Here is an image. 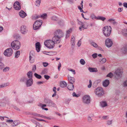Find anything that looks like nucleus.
Segmentation results:
<instances>
[{
    "instance_id": "nucleus-27",
    "label": "nucleus",
    "mask_w": 127,
    "mask_h": 127,
    "mask_svg": "<svg viewBox=\"0 0 127 127\" xmlns=\"http://www.w3.org/2000/svg\"><path fill=\"white\" fill-rule=\"evenodd\" d=\"M100 105L102 107H104L107 105V103L105 101H102L100 103Z\"/></svg>"
},
{
    "instance_id": "nucleus-36",
    "label": "nucleus",
    "mask_w": 127,
    "mask_h": 127,
    "mask_svg": "<svg viewBox=\"0 0 127 127\" xmlns=\"http://www.w3.org/2000/svg\"><path fill=\"white\" fill-rule=\"evenodd\" d=\"M34 76L36 78L38 79H40L42 78V77L41 75H39L36 73H35L34 74Z\"/></svg>"
},
{
    "instance_id": "nucleus-58",
    "label": "nucleus",
    "mask_w": 127,
    "mask_h": 127,
    "mask_svg": "<svg viewBox=\"0 0 127 127\" xmlns=\"http://www.w3.org/2000/svg\"><path fill=\"white\" fill-rule=\"evenodd\" d=\"M44 77L47 80H48L50 78V76H49L46 75H44Z\"/></svg>"
},
{
    "instance_id": "nucleus-10",
    "label": "nucleus",
    "mask_w": 127,
    "mask_h": 127,
    "mask_svg": "<svg viewBox=\"0 0 127 127\" xmlns=\"http://www.w3.org/2000/svg\"><path fill=\"white\" fill-rule=\"evenodd\" d=\"M105 42L106 46L108 48L111 47L113 44L112 40L109 38L105 40Z\"/></svg>"
},
{
    "instance_id": "nucleus-18",
    "label": "nucleus",
    "mask_w": 127,
    "mask_h": 127,
    "mask_svg": "<svg viewBox=\"0 0 127 127\" xmlns=\"http://www.w3.org/2000/svg\"><path fill=\"white\" fill-rule=\"evenodd\" d=\"M110 83L109 80L106 79L103 83V86L105 87H107Z\"/></svg>"
},
{
    "instance_id": "nucleus-42",
    "label": "nucleus",
    "mask_w": 127,
    "mask_h": 127,
    "mask_svg": "<svg viewBox=\"0 0 127 127\" xmlns=\"http://www.w3.org/2000/svg\"><path fill=\"white\" fill-rule=\"evenodd\" d=\"M80 62L81 64L83 65H84L85 64V62L83 59H81L80 60Z\"/></svg>"
},
{
    "instance_id": "nucleus-35",
    "label": "nucleus",
    "mask_w": 127,
    "mask_h": 127,
    "mask_svg": "<svg viewBox=\"0 0 127 127\" xmlns=\"http://www.w3.org/2000/svg\"><path fill=\"white\" fill-rule=\"evenodd\" d=\"M40 27L35 25V24L33 25V28L34 30H36L39 29Z\"/></svg>"
},
{
    "instance_id": "nucleus-60",
    "label": "nucleus",
    "mask_w": 127,
    "mask_h": 127,
    "mask_svg": "<svg viewBox=\"0 0 127 127\" xmlns=\"http://www.w3.org/2000/svg\"><path fill=\"white\" fill-rule=\"evenodd\" d=\"M41 73L43 74H46L47 73L46 70V69L43 70L41 72Z\"/></svg>"
},
{
    "instance_id": "nucleus-32",
    "label": "nucleus",
    "mask_w": 127,
    "mask_h": 127,
    "mask_svg": "<svg viewBox=\"0 0 127 127\" xmlns=\"http://www.w3.org/2000/svg\"><path fill=\"white\" fill-rule=\"evenodd\" d=\"M35 54L34 52L33 51H31L30 53L29 58L35 57Z\"/></svg>"
},
{
    "instance_id": "nucleus-57",
    "label": "nucleus",
    "mask_w": 127,
    "mask_h": 127,
    "mask_svg": "<svg viewBox=\"0 0 127 127\" xmlns=\"http://www.w3.org/2000/svg\"><path fill=\"white\" fill-rule=\"evenodd\" d=\"M92 85V82L91 80H89V85H88V88H90Z\"/></svg>"
},
{
    "instance_id": "nucleus-31",
    "label": "nucleus",
    "mask_w": 127,
    "mask_h": 127,
    "mask_svg": "<svg viewBox=\"0 0 127 127\" xmlns=\"http://www.w3.org/2000/svg\"><path fill=\"white\" fill-rule=\"evenodd\" d=\"M19 124V121H18L15 120L13 122V123L12 124V126H15Z\"/></svg>"
},
{
    "instance_id": "nucleus-45",
    "label": "nucleus",
    "mask_w": 127,
    "mask_h": 127,
    "mask_svg": "<svg viewBox=\"0 0 127 127\" xmlns=\"http://www.w3.org/2000/svg\"><path fill=\"white\" fill-rule=\"evenodd\" d=\"M40 17L39 16H37L36 15H35L34 16H32V18L33 19L36 20Z\"/></svg>"
},
{
    "instance_id": "nucleus-52",
    "label": "nucleus",
    "mask_w": 127,
    "mask_h": 127,
    "mask_svg": "<svg viewBox=\"0 0 127 127\" xmlns=\"http://www.w3.org/2000/svg\"><path fill=\"white\" fill-rule=\"evenodd\" d=\"M51 19L55 21H56L57 20V18L55 16H53L52 17H51Z\"/></svg>"
},
{
    "instance_id": "nucleus-56",
    "label": "nucleus",
    "mask_w": 127,
    "mask_h": 127,
    "mask_svg": "<svg viewBox=\"0 0 127 127\" xmlns=\"http://www.w3.org/2000/svg\"><path fill=\"white\" fill-rule=\"evenodd\" d=\"M33 116L36 117H40L41 115L36 113H34L33 114Z\"/></svg>"
},
{
    "instance_id": "nucleus-37",
    "label": "nucleus",
    "mask_w": 127,
    "mask_h": 127,
    "mask_svg": "<svg viewBox=\"0 0 127 127\" xmlns=\"http://www.w3.org/2000/svg\"><path fill=\"white\" fill-rule=\"evenodd\" d=\"M9 85V83H5L1 85V88L6 87Z\"/></svg>"
},
{
    "instance_id": "nucleus-63",
    "label": "nucleus",
    "mask_w": 127,
    "mask_h": 127,
    "mask_svg": "<svg viewBox=\"0 0 127 127\" xmlns=\"http://www.w3.org/2000/svg\"><path fill=\"white\" fill-rule=\"evenodd\" d=\"M81 41L80 40H79L77 43V45L78 47H80L81 45Z\"/></svg>"
},
{
    "instance_id": "nucleus-12",
    "label": "nucleus",
    "mask_w": 127,
    "mask_h": 127,
    "mask_svg": "<svg viewBox=\"0 0 127 127\" xmlns=\"http://www.w3.org/2000/svg\"><path fill=\"white\" fill-rule=\"evenodd\" d=\"M28 31L26 27L25 26L22 25L20 27V31L23 34H26Z\"/></svg>"
},
{
    "instance_id": "nucleus-23",
    "label": "nucleus",
    "mask_w": 127,
    "mask_h": 127,
    "mask_svg": "<svg viewBox=\"0 0 127 127\" xmlns=\"http://www.w3.org/2000/svg\"><path fill=\"white\" fill-rule=\"evenodd\" d=\"M68 89L70 91L73 90L74 88V86L73 84H70L67 87Z\"/></svg>"
},
{
    "instance_id": "nucleus-44",
    "label": "nucleus",
    "mask_w": 127,
    "mask_h": 127,
    "mask_svg": "<svg viewBox=\"0 0 127 127\" xmlns=\"http://www.w3.org/2000/svg\"><path fill=\"white\" fill-rule=\"evenodd\" d=\"M40 17L43 18L44 19L47 16V14L46 13H44L41 15L40 16Z\"/></svg>"
},
{
    "instance_id": "nucleus-20",
    "label": "nucleus",
    "mask_w": 127,
    "mask_h": 127,
    "mask_svg": "<svg viewBox=\"0 0 127 127\" xmlns=\"http://www.w3.org/2000/svg\"><path fill=\"white\" fill-rule=\"evenodd\" d=\"M89 70L91 72H97L98 70L96 68L89 67L88 68Z\"/></svg>"
},
{
    "instance_id": "nucleus-6",
    "label": "nucleus",
    "mask_w": 127,
    "mask_h": 127,
    "mask_svg": "<svg viewBox=\"0 0 127 127\" xmlns=\"http://www.w3.org/2000/svg\"><path fill=\"white\" fill-rule=\"evenodd\" d=\"M13 53V50L11 48L6 49L5 50L3 54L6 57H10Z\"/></svg>"
},
{
    "instance_id": "nucleus-41",
    "label": "nucleus",
    "mask_w": 127,
    "mask_h": 127,
    "mask_svg": "<svg viewBox=\"0 0 127 127\" xmlns=\"http://www.w3.org/2000/svg\"><path fill=\"white\" fill-rule=\"evenodd\" d=\"M27 80V79L25 77L21 78L20 80V81L24 82Z\"/></svg>"
},
{
    "instance_id": "nucleus-59",
    "label": "nucleus",
    "mask_w": 127,
    "mask_h": 127,
    "mask_svg": "<svg viewBox=\"0 0 127 127\" xmlns=\"http://www.w3.org/2000/svg\"><path fill=\"white\" fill-rule=\"evenodd\" d=\"M123 84L124 85L123 86L124 87H126L127 86V80H126L124 82Z\"/></svg>"
},
{
    "instance_id": "nucleus-25",
    "label": "nucleus",
    "mask_w": 127,
    "mask_h": 127,
    "mask_svg": "<svg viewBox=\"0 0 127 127\" xmlns=\"http://www.w3.org/2000/svg\"><path fill=\"white\" fill-rule=\"evenodd\" d=\"M32 71H29L27 74L28 77L29 78H32Z\"/></svg>"
},
{
    "instance_id": "nucleus-47",
    "label": "nucleus",
    "mask_w": 127,
    "mask_h": 127,
    "mask_svg": "<svg viewBox=\"0 0 127 127\" xmlns=\"http://www.w3.org/2000/svg\"><path fill=\"white\" fill-rule=\"evenodd\" d=\"M87 120L88 122L89 123H91L92 122V119L90 116H88Z\"/></svg>"
},
{
    "instance_id": "nucleus-26",
    "label": "nucleus",
    "mask_w": 127,
    "mask_h": 127,
    "mask_svg": "<svg viewBox=\"0 0 127 127\" xmlns=\"http://www.w3.org/2000/svg\"><path fill=\"white\" fill-rule=\"evenodd\" d=\"M75 38L74 36H72L71 39V43L72 45L74 46L75 44Z\"/></svg>"
},
{
    "instance_id": "nucleus-40",
    "label": "nucleus",
    "mask_w": 127,
    "mask_h": 127,
    "mask_svg": "<svg viewBox=\"0 0 127 127\" xmlns=\"http://www.w3.org/2000/svg\"><path fill=\"white\" fill-rule=\"evenodd\" d=\"M29 58V61L31 63H32L34 62V59L35 58V57H32Z\"/></svg>"
},
{
    "instance_id": "nucleus-11",
    "label": "nucleus",
    "mask_w": 127,
    "mask_h": 127,
    "mask_svg": "<svg viewBox=\"0 0 127 127\" xmlns=\"http://www.w3.org/2000/svg\"><path fill=\"white\" fill-rule=\"evenodd\" d=\"M13 6L16 10H19L21 9L20 3L18 1H16L14 3Z\"/></svg>"
},
{
    "instance_id": "nucleus-43",
    "label": "nucleus",
    "mask_w": 127,
    "mask_h": 127,
    "mask_svg": "<svg viewBox=\"0 0 127 127\" xmlns=\"http://www.w3.org/2000/svg\"><path fill=\"white\" fill-rule=\"evenodd\" d=\"M47 53H48L49 54H48L50 55H54L55 54H56L57 52H47Z\"/></svg>"
},
{
    "instance_id": "nucleus-62",
    "label": "nucleus",
    "mask_w": 127,
    "mask_h": 127,
    "mask_svg": "<svg viewBox=\"0 0 127 127\" xmlns=\"http://www.w3.org/2000/svg\"><path fill=\"white\" fill-rule=\"evenodd\" d=\"M67 0L70 4H72L74 3L73 0Z\"/></svg>"
},
{
    "instance_id": "nucleus-28",
    "label": "nucleus",
    "mask_w": 127,
    "mask_h": 127,
    "mask_svg": "<svg viewBox=\"0 0 127 127\" xmlns=\"http://www.w3.org/2000/svg\"><path fill=\"white\" fill-rule=\"evenodd\" d=\"M90 44L94 47L96 48L98 47L97 44L92 41L90 42Z\"/></svg>"
},
{
    "instance_id": "nucleus-2",
    "label": "nucleus",
    "mask_w": 127,
    "mask_h": 127,
    "mask_svg": "<svg viewBox=\"0 0 127 127\" xmlns=\"http://www.w3.org/2000/svg\"><path fill=\"white\" fill-rule=\"evenodd\" d=\"M112 28L110 26H106L103 29L102 32L104 35L106 37L109 36L111 33Z\"/></svg>"
},
{
    "instance_id": "nucleus-21",
    "label": "nucleus",
    "mask_w": 127,
    "mask_h": 127,
    "mask_svg": "<svg viewBox=\"0 0 127 127\" xmlns=\"http://www.w3.org/2000/svg\"><path fill=\"white\" fill-rule=\"evenodd\" d=\"M42 23V21L41 20L36 21L34 23L35 25L40 27Z\"/></svg>"
},
{
    "instance_id": "nucleus-22",
    "label": "nucleus",
    "mask_w": 127,
    "mask_h": 127,
    "mask_svg": "<svg viewBox=\"0 0 127 127\" xmlns=\"http://www.w3.org/2000/svg\"><path fill=\"white\" fill-rule=\"evenodd\" d=\"M66 85L67 84L65 81H62L60 83V86L62 88L65 87Z\"/></svg>"
},
{
    "instance_id": "nucleus-34",
    "label": "nucleus",
    "mask_w": 127,
    "mask_h": 127,
    "mask_svg": "<svg viewBox=\"0 0 127 127\" xmlns=\"http://www.w3.org/2000/svg\"><path fill=\"white\" fill-rule=\"evenodd\" d=\"M20 55V51H18L16 52L15 54V57L17 58Z\"/></svg>"
},
{
    "instance_id": "nucleus-1",
    "label": "nucleus",
    "mask_w": 127,
    "mask_h": 127,
    "mask_svg": "<svg viewBox=\"0 0 127 127\" xmlns=\"http://www.w3.org/2000/svg\"><path fill=\"white\" fill-rule=\"evenodd\" d=\"M59 37L55 35L52 38V39H49L45 41L44 44L49 49L53 48L56 43H59L60 42V40Z\"/></svg>"
},
{
    "instance_id": "nucleus-48",
    "label": "nucleus",
    "mask_w": 127,
    "mask_h": 127,
    "mask_svg": "<svg viewBox=\"0 0 127 127\" xmlns=\"http://www.w3.org/2000/svg\"><path fill=\"white\" fill-rule=\"evenodd\" d=\"M113 76V73L112 72H110L109 73H108L106 75V77H109L110 78H111Z\"/></svg>"
},
{
    "instance_id": "nucleus-39",
    "label": "nucleus",
    "mask_w": 127,
    "mask_h": 127,
    "mask_svg": "<svg viewBox=\"0 0 127 127\" xmlns=\"http://www.w3.org/2000/svg\"><path fill=\"white\" fill-rule=\"evenodd\" d=\"M7 126V124L5 123H0V127H5Z\"/></svg>"
},
{
    "instance_id": "nucleus-14",
    "label": "nucleus",
    "mask_w": 127,
    "mask_h": 127,
    "mask_svg": "<svg viewBox=\"0 0 127 127\" xmlns=\"http://www.w3.org/2000/svg\"><path fill=\"white\" fill-rule=\"evenodd\" d=\"M68 79L69 82L71 84L73 83L75 81V79L74 78V77L71 76L69 75H68Z\"/></svg>"
},
{
    "instance_id": "nucleus-15",
    "label": "nucleus",
    "mask_w": 127,
    "mask_h": 127,
    "mask_svg": "<svg viewBox=\"0 0 127 127\" xmlns=\"http://www.w3.org/2000/svg\"><path fill=\"white\" fill-rule=\"evenodd\" d=\"M35 47L37 51L39 52L40 49L41 45L40 43L39 42H37L35 44Z\"/></svg>"
},
{
    "instance_id": "nucleus-24",
    "label": "nucleus",
    "mask_w": 127,
    "mask_h": 127,
    "mask_svg": "<svg viewBox=\"0 0 127 127\" xmlns=\"http://www.w3.org/2000/svg\"><path fill=\"white\" fill-rule=\"evenodd\" d=\"M80 23H81L82 24L81 25V26H80L79 28V30L80 31H81L82 30H84V29H86L87 28H85L84 27V25L83 24V23L82 22H81L79 21V22H78V23L79 24H80Z\"/></svg>"
},
{
    "instance_id": "nucleus-3",
    "label": "nucleus",
    "mask_w": 127,
    "mask_h": 127,
    "mask_svg": "<svg viewBox=\"0 0 127 127\" xmlns=\"http://www.w3.org/2000/svg\"><path fill=\"white\" fill-rule=\"evenodd\" d=\"M20 42L17 40H15L11 43V45L12 47L14 50H18L21 47Z\"/></svg>"
},
{
    "instance_id": "nucleus-30",
    "label": "nucleus",
    "mask_w": 127,
    "mask_h": 127,
    "mask_svg": "<svg viewBox=\"0 0 127 127\" xmlns=\"http://www.w3.org/2000/svg\"><path fill=\"white\" fill-rule=\"evenodd\" d=\"M71 29H70L69 30L67 31H66V36L65 37V38L66 39L69 37V34L71 32Z\"/></svg>"
},
{
    "instance_id": "nucleus-4",
    "label": "nucleus",
    "mask_w": 127,
    "mask_h": 127,
    "mask_svg": "<svg viewBox=\"0 0 127 127\" xmlns=\"http://www.w3.org/2000/svg\"><path fill=\"white\" fill-rule=\"evenodd\" d=\"M44 101L45 103L48 106L54 107L56 106V104L50 99L45 98L44 99Z\"/></svg>"
},
{
    "instance_id": "nucleus-13",
    "label": "nucleus",
    "mask_w": 127,
    "mask_h": 127,
    "mask_svg": "<svg viewBox=\"0 0 127 127\" xmlns=\"http://www.w3.org/2000/svg\"><path fill=\"white\" fill-rule=\"evenodd\" d=\"M33 81L32 78H29L27 79L26 82V85L27 87L31 86L33 84Z\"/></svg>"
},
{
    "instance_id": "nucleus-9",
    "label": "nucleus",
    "mask_w": 127,
    "mask_h": 127,
    "mask_svg": "<svg viewBox=\"0 0 127 127\" xmlns=\"http://www.w3.org/2000/svg\"><path fill=\"white\" fill-rule=\"evenodd\" d=\"M54 34L55 35L60 39L64 36V33L62 30H57L55 32Z\"/></svg>"
},
{
    "instance_id": "nucleus-38",
    "label": "nucleus",
    "mask_w": 127,
    "mask_h": 127,
    "mask_svg": "<svg viewBox=\"0 0 127 127\" xmlns=\"http://www.w3.org/2000/svg\"><path fill=\"white\" fill-rule=\"evenodd\" d=\"M122 32L124 35L127 36V29H125L123 30Z\"/></svg>"
},
{
    "instance_id": "nucleus-61",
    "label": "nucleus",
    "mask_w": 127,
    "mask_h": 127,
    "mask_svg": "<svg viewBox=\"0 0 127 127\" xmlns=\"http://www.w3.org/2000/svg\"><path fill=\"white\" fill-rule=\"evenodd\" d=\"M35 119H36V120H37L38 121H44L46 122V121H45L44 120H43V119H38V118H35Z\"/></svg>"
},
{
    "instance_id": "nucleus-50",
    "label": "nucleus",
    "mask_w": 127,
    "mask_h": 127,
    "mask_svg": "<svg viewBox=\"0 0 127 127\" xmlns=\"http://www.w3.org/2000/svg\"><path fill=\"white\" fill-rule=\"evenodd\" d=\"M9 70V67H6L5 68H4L3 70V72H6V71H8Z\"/></svg>"
},
{
    "instance_id": "nucleus-46",
    "label": "nucleus",
    "mask_w": 127,
    "mask_h": 127,
    "mask_svg": "<svg viewBox=\"0 0 127 127\" xmlns=\"http://www.w3.org/2000/svg\"><path fill=\"white\" fill-rule=\"evenodd\" d=\"M106 61V59L105 58H103L102 60L99 61V62L101 64L105 63Z\"/></svg>"
},
{
    "instance_id": "nucleus-19",
    "label": "nucleus",
    "mask_w": 127,
    "mask_h": 127,
    "mask_svg": "<svg viewBox=\"0 0 127 127\" xmlns=\"http://www.w3.org/2000/svg\"><path fill=\"white\" fill-rule=\"evenodd\" d=\"M108 21L110 22V23L113 24L114 25H116L117 24V22L115 21V20L114 19H109L108 20Z\"/></svg>"
},
{
    "instance_id": "nucleus-55",
    "label": "nucleus",
    "mask_w": 127,
    "mask_h": 127,
    "mask_svg": "<svg viewBox=\"0 0 127 127\" xmlns=\"http://www.w3.org/2000/svg\"><path fill=\"white\" fill-rule=\"evenodd\" d=\"M4 64L1 62H0V69L2 68L4 66Z\"/></svg>"
},
{
    "instance_id": "nucleus-64",
    "label": "nucleus",
    "mask_w": 127,
    "mask_h": 127,
    "mask_svg": "<svg viewBox=\"0 0 127 127\" xmlns=\"http://www.w3.org/2000/svg\"><path fill=\"white\" fill-rule=\"evenodd\" d=\"M36 69V66L35 65H34L32 67V70L33 71H35Z\"/></svg>"
},
{
    "instance_id": "nucleus-17",
    "label": "nucleus",
    "mask_w": 127,
    "mask_h": 127,
    "mask_svg": "<svg viewBox=\"0 0 127 127\" xmlns=\"http://www.w3.org/2000/svg\"><path fill=\"white\" fill-rule=\"evenodd\" d=\"M122 52L124 54L127 53V44H125L121 49Z\"/></svg>"
},
{
    "instance_id": "nucleus-53",
    "label": "nucleus",
    "mask_w": 127,
    "mask_h": 127,
    "mask_svg": "<svg viewBox=\"0 0 127 127\" xmlns=\"http://www.w3.org/2000/svg\"><path fill=\"white\" fill-rule=\"evenodd\" d=\"M42 64L43 66L44 67L47 66L49 64L48 63L45 62H43Z\"/></svg>"
},
{
    "instance_id": "nucleus-51",
    "label": "nucleus",
    "mask_w": 127,
    "mask_h": 127,
    "mask_svg": "<svg viewBox=\"0 0 127 127\" xmlns=\"http://www.w3.org/2000/svg\"><path fill=\"white\" fill-rule=\"evenodd\" d=\"M92 56L93 58L95 59L97 57V54L96 53L93 54H92Z\"/></svg>"
},
{
    "instance_id": "nucleus-29",
    "label": "nucleus",
    "mask_w": 127,
    "mask_h": 127,
    "mask_svg": "<svg viewBox=\"0 0 127 127\" xmlns=\"http://www.w3.org/2000/svg\"><path fill=\"white\" fill-rule=\"evenodd\" d=\"M97 20H100L102 21H104L106 19L105 17H102L100 16H98L96 18Z\"/></svg>"
},
{
    "instance_id": "nucleus-16",
    "label": "nucleus",
    "mask_w": 127,
    "mask_h": 127,
    "mask_svg": "<svg viewBox=\"0 0 127 127\" xmlns=\"http://www.w3.org/2000/svg\"><path fill=\"white\" fill-rule=\"evenodd\" d=\"M19 14L20 16L22 18H24L27 16L26 13L24 11L22 10H21L19 12Z\"/></svg>"
},
{
    "instance_id": "nucleus-7",
    "label": "nucleus",
    "mask_w": 127,
    "mask_h": 127,
    "mask_svg": "<svg viewBox=\"0 0 127 127\" xmlns=\"http://www.w3.org/2000/svg\"><path fill=\"white\" fill-rule=\"evenodd\" d=\"M115 73L116 74L115 77L116 78L119 79L121 78L122 77L123 72L120 69H118L115 71Z\"/></svg>"
},
{
    "instance_id": "nucleus-8",
    "label": "nucleus",
    "mask_w": 127,
    "mask_h": 127,
    "mask_svg": "<svg viewBox=\"0 0 127 127\" xmlns=\"http://www.w3.org/2000/svg\"><path fill=\"white\" fill-rule=\"evenodd\" d=\"M95 92L96 94L99 96L103 95L104 94L103 90L101 88H98L96 89Z\"/></svg>"
},
{
    "instance_id": "nucleus-5",
    "label": "nucleus",
    "mask_w": 127,
    "mask_h": 127,
    "mask_svg": "<svg viewBox=\"0 0 127 127\" xmlns=\"http://www.w3.org/2000/svg\"><path fill=\"white\" fill-rule=\"evenodd\" d=\"M91 98L89 95L84 96L82 98L83 102L85 104H88L90 103Z\"/></svg>"
},
{
    "instance_id": "nucleus-54",
    "label": "nucleus",
    "mask_w": 127,
    "mask_h": 127,
    "mask_svg": "<svg viewBox=\"0 0 127 127\" xmlns=\"http://www.w3.org/2000/svg\"><path fill=\"white\" fill-rule=\"evenodd\" d=\"M112 120L108 121L107 122V124L108 125H109L112 123Z\"/></svg>"
},
{
    "instance_id": "nucleus-49",
    "label": "nucleus",
    "mask_w": 127,
    "mask_h": 127,
    "mask_svg": "<svg viewBox=\"0 0 127 127\" xmlns=\"http://www.w3.org/2000/svg\"><path fill=\"white\" fill-rule=\"evenodd\" d=\"M72 95L73 97H78L79 96V95H77L75 92H73V93Z\"/></svg>"
},
{
    "instance_id": "nucleus-33",
    "label": "nucleus",
    "mask_w": 127,
    "mask_h": 127,
    "mask_svg": "<svg viewBox=\"0 0 127 127\" xmlns=\"http://www.w3.org/2000/svg\"><path fill=\"white\" fill-rule=\"evenodd\" d=\"M41 0H37L35 2V5L36 6L39 7L41 3Z\"/></svg>"
}]
</instances>
